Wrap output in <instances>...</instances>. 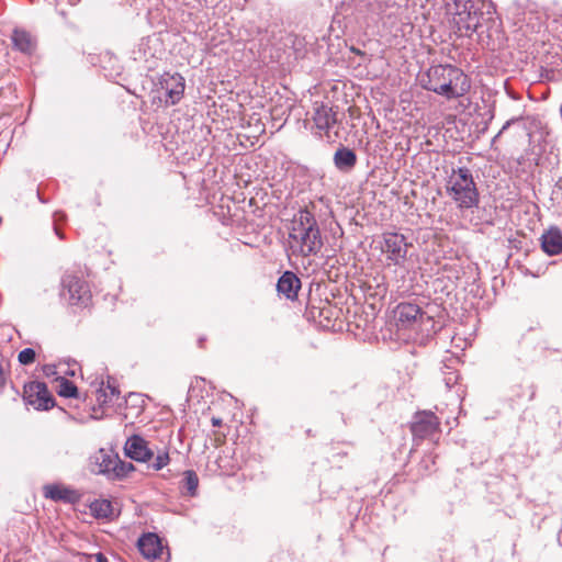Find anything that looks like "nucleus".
Here are the masks:
<instances>
[{"label":"nucleus","instance_id":"1","mask_svg":"<svg viewBox=\"0 0 562 562\" xmlns=\"http://www.w3.org/2000/svg\"><path fill=\"white\" fill-rule=\"evenodd\" d=\"M446 10L459 36L475 34L477 41L491 49L501 43V22L491 0H447Z\"/></svg>","mask_w":562,"mask_h":562},{"label":"nucleus","instance_id":"2","mask_svg":"<svg viewBox=\"0 0 562 562\" xmlns=\"http://www.w3.org/2000/svg\"><path fill=\"white\" fill-rule=\"evenodd\" d=\"M424 89L432 91L447 99L464 95L471 88L468 76L453 65H434L420 76Z\"/></svg>","mask_w":562,"mask_h":562},{"label":"nucleus","instance_id":"3","mask_svg":"<svg viewBox=\"0 0 562 562\" xmlns=\"http://www.w3.org/2000/svg\"><path fill=\"white\" fill-rule=\"evenodd\" d=\"M289 238L293 254L303 257L316 255L323 247L318 224L313 213L307 210H300L294 216Z\"/></svg>","mask_w":562,"mask_h":562},{"label":"nucleus","instance_id":"4","mask_svg":"<svg viewBox=\"0 0 562 562\" xmlns=\"http://www.w3.org/2000/svg\"><path fill=\"white\" fill-rule=\"evenodd\" d=\"M446 193L460 210L477 207L480 192L472 171L467 167L452 168L447 178Z\"/></svg>","mask_w":562,"mask_h":562},{"label":"nucleus","instance_id":"5","mask_svg":"<svg viewBox=\"0 0 562 562\" xmlns=\"http://www.w3.org/2000/svg\"><path fill=\"white\" fill-rule=\"evenodd\" d=\"M60 295L70 305L78 306H87L91 299L87 282L71 273H66L61 279Z\"/></svg>","mask_w":562,"mask_h":562},{"label":"nucleus","instance_id":"6","mask_svg":"<svg viewBox=\"0 0 562 562\" xmlns=\"http://www.w3.org/2000/svg\"><path fill=\"white\" fill-rule=\"evenodd\" d=\"M408 244L403 234L385 232L382 234L381 251L390 263L403 267L407 257Z\"/></svg>","mask_w":562,"mask_h":562},{"label":"nucleus","instance_id":"7","mask_svg":"<svg viewBox=\"0 0 562 562\" xmlns=\"http://www.w3.org/2000/svg\"><path fill=\"white\" fill-rule=\"evenodd\" d=\"M23 398L27 405L36 409L47 411L55 405L53 395L44 382L33 381L24 385Z\"/></svg>","mask_w":562,"mask_h":562},{"label":"nucleus","instance_id":"8","mask_svg":"<svg viewBox=\"0 0 562 562\" xmlns=\"http://www.w3.org/2000/svg\"><path fill=\"white\" fill-rule=\"evenodd\" d=\"M184 87V78L180 74H164L159 80V90L164 93L166 105L177 104L183 97Z\"/></svg>","mask_w":562,"mask_h":562},{"label":"nucleus","instance_id":"9","mask_svg":"<svg viewBox=\"0 0 562 562\" xmlns=\"http://www.w3.org/2000/svg\"><path fill=\"white\" fill-rule=\"evenodd\" d=\"M439 425L440 423L432 412L424 411L415 415L411 430L415 438L425 439L437 434Z\"/></svg>","mask_w":562,"mask_h":562},{"label":"nucleus","instance_id":"10","mask_svg":"<svg viewBox=\"0 0 562 562\" xmlns=\"http://www.w3.org/2000/svg\"><path fill=\"white\" fill-rule=\"evenodd\" d=\"M124 451L130 459L137 462H149L154 458V451L139 435H133L126 440Z\"/></svg>","mask_w":562,"mask_h":562},{"label":"nucleus","instance_id":"11","mask_svg":"<svg viewBox=\"0 0 562 562\" xmlns=\"http://www.w3.org/2000/svg\"><path fill=\"white\" fill-rule=\"evenodd\" d=\"M91 464L93 472L113 476L116 464H120V458L112 451L100 449L91 457Z\"/></svg>","mask_w":562,"mask_h":562},{"label":"nucleus","instance_id":"12","mask_svg":"<svg viewBox=\"0 0 562 562\" xmlns=\"http://www.w3.org/2000/svg\"><path fill=\"white\" fill-rule=\"evenodd\" d=\"M313 122L321 132L328 131L337 123V113L325 103L315 102L313 106Z\"/></svg>","mask_w":562,"mask_h":562},{"label":"nucleus","instance_id":"13","mask_svg":"<svg viewBox=\"0 0 562 562\" xmlns=\"http://www.w3.org/2000/svg\"><path fill=\"white\" fill-rule=\"evenodd\" d=\"M43 494L46 498L54 502H64L68 504H76L81 498V495L78 491L59 484L45 485L43 488Z\"/></svg>","mask_w":562,"mask_h":562},{"label":"nucleus","instance_id":"14","mask_svg":"<svg viewBox=\"0 0 562 562\" xmlns=\"http://www.w3.org/2000/svg\"><path fill=\"white\" fill-rule=\"evenodd\" d=\"M137 547L142 555L148 560L159 559L164 551L159 537L151 532L143 535L138 539Z\"/></svg>","mask_w":562,"mask_h":562},{"label":"nucleus","instance_id":"15","mask_svg":"<svg viewBox=\"0 0 562 562\" xmlns=\"http://www.w3.org/2000/svg\"><path fill=\"white\" fill-rule=\"evenodd\" d=\"M300 288L301 281L292 271L283 272L277 283V290L279 294L285 296L289 300L296 299Z\"/></svg>","mask_w":562,"mask_h":562},{"label":"nucleus","instance_id":"16","mask_svg":"<svg viewBox=\"0 0 562 562\" xmlns=\"http://www.w3.org/2000/svg\"><path fill=\"white\" fill-rule=\"evenodd\" d=\"M541 247L549 256H555L562 252V232L553 226L546 231L541 236Z\"/></svg>","mask_w":562,"mask_h":562},{"label":"nucleus","instance_id":"17","mask_svg":"<svg viewBox=\"0 0 562 562\" xmlns=\"http://www.w3.org/2000/svg\"><path fill=\"white\" fill-rule=\"evenodd\" d=\"M397 319L403 326H409L418 318H423L424 312L417 304L401 303L396 308Z\"/></svg>","mask_w":562,"mask_h":562},{"label":"nucleus","instance_id":"18","mask_svg":"<svg viewBox=\"0 0 562 562\" xmlns=\"http://www.w3.org/2000/svg\"><path fill=\"white\" fill-rule=\"evenodd\" d=\"M357 164L356 153L345 146H340L334 154L335 167L344 172L350 171Z\"/></svg>","mask_w":562,"mask_h":562},{"label":"nucleus","instance_id":"19","mask_svg":"<svg viewBox=\"0 0 562 562\" xmlns=\"http://www.w3.org/2000/svg\"><path fill=\"white\" fill-rule=\"evenodd\" d=\"M11 40L14 48L23 54L30 55L35 50V40L29 32L24 30L15 29L12 33Z\"/></svg>","mask_w":562,"mask_h":562},{"label":"nucleus","instance_id":"20","mask_svg":"<svg viewBox=\"0 0 562 562\" xmlns=\"http://www.w3.org/2000/svg\"><path fill=\"white\" fill-rule=\"evenodd\" d=\"M120 396V390L114 381L108 380L106 384L101 383L98 390V401L102 404L113 403Z\"/></svg>","mask_w":562,"mask_h":562},{"label":"nucleus","instance_id":"21","mask_svg":"<svg viewBox=\"0 0 562 562\" xmlns=\"http://www.w3.org/2000/svg\"><path fill=\"white\" fill-rule=\"evenodd\" d=\"M182 486L187 491L188 495L194 496L196 494L199 477L193 470H187L183 472Z\"/></svg>","mask_w":562,"mask_h":562},{"label":"nucleus","instance_id":"22","mask_svg":"<svg viewBox=\"0 0 562 562\" xmlns=\"http://www.w3.org/2000/svg\"><path fill=\"white\" fill-rule=\"evenodd\" d=\"M90 509L98 518H108L112 515V504L108 499L93 502L90 505Z\"/></svg>","mask_w":562,"mask_h":562},{"label":"nucleus","instance_id":"23","mask_svg":"<svg viewBox=\"0 0 562 562\" xmlns=\"http://www.w3.org/2000/svg\"><path fill=\"white\" fill-rule=\"evenodd\" d=\"M59 389L58 395L66 398H76L78 397V389L77 386L66 378L59 379Z\"/></svg>","mask_w":562,"mask_h":562},{"label":"nucleus","instance_id":"24","mask_svg":"<svg viewBox=\"0 0 562 562\" xmlns=\"http://www.w3.org/2000/svg\"><path fill=\"white\" fill-rule=\"evenodd\" d=\"M170 461L169 452L166 449L159 450L153 460L151 463L148 464V468L159 471L164 469Z\"/></svg>","mask_w":562,"mask_h":562},{"label":"nucleus","instance_id":"25","mask_svg":"<svg viewBox=\"0 0 562 562\" xmlns=\"http://www.w3.org/2000/svg\"><path fill=\"white\" fill-rule=\"evenodd\" d=\"M36 352L33 348H24L18 355V360L23 366L32 364L35 361Z\"/></svg>","mask_w":562,"mask_h":562},{"label":"nucleus","instance_id":"26","mask_svg":"<svg viewBox=\"0 0 562 562\" xmlns=\"http://www.w3.org/2000/svg\"><path fill=\"white\" fill-rule=\"evenodd\" d=\"M133 470H134V465L131 462H124V461L120 460V464H116V468L114 470L113 477L125 476Z\"/></svg>","mask_w":562,"mask_h":562},{"label":"nucleus","instance_id":"27","mask_svg":"<svg viewBox=\"0 0 562 562\" xmlns=\"http://www.w3.org/2000/svg\"><path fill=\"white\" fill-rule=\"evenodd\" d=\"M447 389L453 387L459 381V373L457 371H449L443 378Z\"/></svg>","mask_w":562,"mask_h":562},{"label":"nucleus","instance_id":"28","mask_svg":"<svg viewBox=\"0 0 562 562\" xmlns=\"http://www.w3.org/2000/svg\"><path fill=\"white\" fill-rule=\"evenodd\" d=\"M148 45V41L146 40H142L140 43L138 44V50L137 52H134V59L135 60H138V59H142V56L139 55L140 52Z\"/></svg>","mask_w":562,"mask_h":562},{"label":"nucleus","instance_id":"29","mask_svg":"<svg viewBox=\"0 0 562 562\" xmlns=\"http://www.w3.org/2000/svg\"><path fill=\"white\" fill-rule=\"evenodd\" d=\"M43 371H44V373H45L47 376L53 375V374H55V373H56V371H55V367H54V366H45V367L43 368Z\"/></svg>","mask_w":562,"mask_h":562},{"label":"nucleus","instance_id":"30","mask_svg":"<svg viewBox=\"0 0 562 562\" xmlns=\"http://www.w3.org/2000/svg\"><path fill=\"white\" fill-rule=\"evenodd\" d=\"M94 559L97 562H109L108 558L101 552L95 553Z\"/></svg>","mask_w":562,"mask_h":562},{"label":"nucleus","instance_id":"31","mask_svg":"<svg viewBox=\"0 0 562 562\" xmlns=\"http://www.w3.org/2000/svg\"><path fill=\"white\" fill-rule=\"evenodd\" d=\"M211 422L214 427H220L222 425V419L218 417H212Z\"/></svg>","mask_w":562,"mask_h":562},{"label":"nucleus","instance_id":"32","mask_svg":"<svg viewBox=\"0 0 562 562\" xmlns=\"http://www.w3.org/2000/svg\"><path fill=\"white\" fill-rule=\"evenodd\" d=\"M512 121H507L504 126L502 127V130L499 131V133L494 137V140L510 125Z\"/></svg>","mask_w":562,"mask_h":562},{"label":"nucleus","instance_id":"33","mask_svg":"<svg viewBox=\"0 0 562 562\" xmlns=\"http://www.w3.org/2000/svg\"><path fill=\"white\" fill-rule=\"evenodd\" d=\"M4 381H5L4 372H3L2 366L0 364V386L3 385Z\"/></svg>","mask_w":562,"mask_h":562},{"label":"nucleus","instance_id":"34","mask_svg":"<svg viewBox=\"0 0 562 562\" xmlns=\"http://www.w3.org/2000/svg\"><path fill=\"white\" fill-rule=\"evenodd\" d=\"M55 233H56V235H57L60 239H63V238H64V236H63L61 232H60L57 227H55Z\"/></svg>","mask_w":562,"mask_h":562},{"label":"nucleus","instance_id":"35","mask_svg":"<svg viewBox=\"0 0 562 562\" xmlns=\"http://www.w3.org/2000/svg\"><path fill=\"white\" fill-rule=\"evenodd\" d=\"M54 216H55V221H57L58 216L64 217L65 215L63 212H55Z\"/></svg>","mask_w":562,"mask_h":562}]
</instances>
